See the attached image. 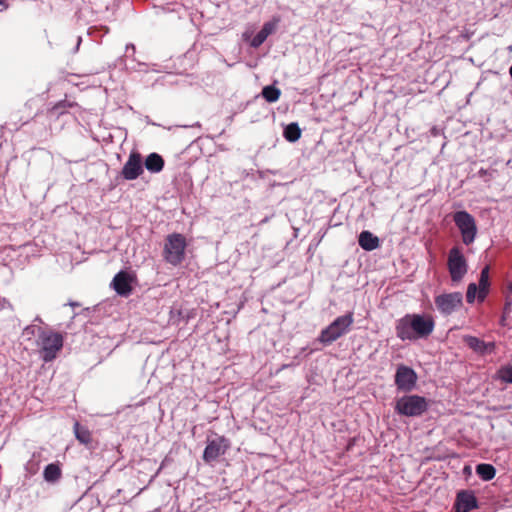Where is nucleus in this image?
<instances>
[{"mask_svg":"<svg viewBox=\"0 0 512 512\" xmlns=\"http://www.w3.org/2000/svg\"><path fill=\"white\" fill-rule=\"evenodd\" d=\"M435 322L428 314H406L396 321V335L402 341L427 338L434 330Z\"/></svg>","mask_w":512,"mask_h":512,"instance_id":"1","label":"nucleus"},{"mask_svg":"<svg viewBox=\"0 0 512 512\" xmlns=\"http://www.w3.org/2000/svg\"><path fill=\"white\" fill-rule=\"evenodd\" d=\"M354 322L353 313L337 317L328 327L321 331L319 341L325 345L331 344L346 333Z\"/></svg>","mask_w":512,"mask_h":512,"instance_id":"2","label":"nucleus"},{"mask_svg":"<svg viewBox=\"0 0 512 512\" xmlns=\"http://www.w3.org/2000/svg\"><path fill=\"white\" fill-rule=\"evenodd\" d=\"M428 408L427 400L418 395H407L396 401L395 410L398 414L417 417L422 415Z\"/></svg>","mask_w":512,"mask_h":512,"instance_id":"3","label":"nucleus"},{"mask_svg":"<svg viewBox=\"0 0 512 512\" xmlns=\"http://www.w3.org/2000/svg\"><path fill=\"white\" fill-rule=\"evenodd\" d=\"M185 248L186 240L184 236L178 233L169 235L164 247L165 260L174 266L180 264L184 259Z\"/></svg>","mask_w":512,"mask_h":512,"instance_id":"4","label":"nucleus"},{"mask_svg":"<svg viewBox=\"0 0 512 512\" xmlns=\"http://www.w3.org/2000/svg\"><path fill=\"white\" fill-rule=\"evenodd\" d=\"M453 220L461 233L463 243L466 245L473 243L477 235L474 217L467 211H457L453 215Z\"/></svg>","mask_w":512,"mask_h":512,"instance_id":"5","label":"nucleus"},{"mask_svg":"<svg viewBox=\"0 0 512 512\" xmlns=\"http://www.w3.org/2000/svg\"><path fill=\"white\" fill-rule=\"evenodd\" d=\"M448 270L453 282H460L468 270L467 261L458 246L453 247L448 254Z\"/></svg>","mask_w":512,"mask_h":512,"instance_id":"6","label":"nucleus"},{"mask_svg":"<svg viewBox=\"0 0 512 512\" xmlns=\"http://www.w3.org/2000/svg\"><path fill=\"white\" fill-rule=\"evenodd\" d=\"M41 346L43 349V359L45 361H51L55 358L56 353L63 346L62 336L58 333H46L43 332L40 335Z\"/></svg>","mask_w":512,"mask_h":512,"instance_id":"7","label":"nucleus"},{"mask_svg":"<svg viewBox=\"0 0 512 512\" xmlns=\"http://www.w3.org/2000/svg\"><path fill=\"white\" fill-rule=\"evenodd\" d=\"M229 447L230 441L224 436H217L214 439L208 440L203 453V460L206 463H211L224 455Z\"/></svg>","mask_w":512,"mask_h":512,"instance_id":"8","label":"nucleus"},{"mask_svg":"<svg viewBox=\"0 0 512 512\" xmlns=\"http://www.w3.org/2000/svg\"><path fill=\"white\" fill-rule=\"evenodd\" d=\"M462 300L460 292L441 294L435 298V305L440 313L450 315L461 307Z\"/></svg>","mask_w":512,"mask_h":512,"instance_id":"9","label":"nucleus"},{"mask_svg":"<svg viewBox=\"0 0 512 512\" xmlns=\"http://www.w3.org/2000/svg\"><path fill=\"white\" fill-rule=\"evenodd\" d=\"M417 381V375L415 371L407 366L400 365L397 368L396 374H395V384L397 388L404 392L411 391Z\"/></svg>","mask_w":512,"mask_h":512,"instance_id":"10","label":"nucleus"},{"mask_svg":"<svg viewBox=\"0 0 512 512\" xmlns=\"http://www.w3.org/2000/svg\"><path fill=\"white\" fill-rule=\"evenodd\" d=\"M143 173L142 159L140 154L131 153L127 162L122 168V176L126 180H135Z\"/></svg>","mask_w":512,"mask_h":512,"instance_id":"11","label":"nucleus"},{"mask_svg":"<svg viewBox=\"0 0 512 512\" xmlns=\"http://www.w3.org/2000/svg\"><path fill=\"white\" fill-rule=\"evenodd\" d=\"M463 340L470 349H472L473 351H475L476 353H479V354L491 353L495 349L494 342L486 343V342L482 341L481 339L474 337V336L465 335L463 337Z\"/></svg>","mask_w":512,"mask_h":512,"instance_id":"12","label":"nucleus"},{"mask_svg":"<svg viewBox=\"0 0 512 512\" xmlns=\"http://www.w3.org/2000/svg\"><path fill=\"white\" fill-rule=\"evenodd\" d=\"M112 285L115 291L122 296L129 295L132 290L131 277L127 272L124 271H120L114 276Z\"/></svg>","mask_w":512,"mask_h":512,"instance_id":"13","label":"nucleus"},{"mask_svg":"<svg viewBox=\"0 0 512 512\" xmlns=\"http://www.w3.org/2000/svg\"><path fill=\"white\" fill-rule=\"evenodd\" d=\"M476 507L477 501L471 492L462 491L458 493L455 503L456 512H469Z\"/></svg>","mask_w":512,"mask_h":512,"instance_id":"14","label":"nucleus"},{"mask_svg":"<svg viewBox=\"0 0 512 512\" xmlns=\"http://www.w3.org/2000/svg\"><path fill=\"white\" fill-rule=\"evenodd\" d=\"M359 245L366 251H372L379 246L378 237L369 231H363L359 235Z\"/></svg>","mask_w":512,"mask_h":512,"instance_id":"15","label":"nucleus"},{"mask_svg":"<svg viewBox=\"0 0 512 512\" xmlns=\"http://www.w3.org/2000/svg\"><path fill=\"white\" fill-rule=\"evenodd\" d=\"M145 167L151 173H159L164 167V160L159 154L151 153L145 160Z\"/></svg>","mask_w":512,"mask_h":512,"instance_id":"16","label":"nucleus"},{"mask_svg":"<svg viewBox=\"0 0 512 512\" xmlns=\"http://www.w3.org/2000/svg\"><path fill=\"white\" fill-rule=\"evenodd\" d=\"M476 473L482 480L489 481L495 477L496 470L493 465L483 463L477 465Z\"/></svg>","mask_w":512,"mask_h":512,"instance_id":"17","label":"nucleus"},{"mask_svg":"<svg viewBox=\"0 0 512 512\" xmlns=\"http://www.w3.org/2000/svg\"><path fill=\"white\" fill-rule=\"evenodd\" d=\"M43 476L47 482H56L61 477V469L56 464H48L44 469Z\"/></svg>","mask_w":512,"mask_h":512,"instance_id":"18","label":"nucleus"},{"mask_svg":"<svg viewBox=\"0 0 512 512\" xmlns=\"http://www.w3.org/2000/svg\"><path fill=\"white\" fill-rule=\"evenodd\" d=\"M284 137L289 142H296L301 137V129L297 123H290L284 129Z\"/></svg>","mask_w":512,"mask_h":512,"instance_id":"19","label":"nucleus"},{"mask_svg":"<svg viewBox=\"0 0 512 512\" xmlns=\"http://www.w3.org/2000/svg\"><path fill=\"white\" fill-rule=\"evenodd\" d=\"M489 285V267L486 266L482 269L479 279V294L478 297L480 300H483L486 296V290Z\"/></svg>","mask_w":512,"mask_h":512,"instance_id":"20","label":"nucleus"},{"mask_svg":"<svg viewBox=\"0 0 512 512\" xmlns=\"http://www.w3.org/2000/svg\"><path fill=\"white\" fill-rule=\"evenodd\" d=\"M74 433L77 440L83 444H88L91 441V433L90 431L81 426L78 422L74 424Z\"/></svg>","mask_w":512,"mask_h":512,"instance_id":"21","label":"nucleus"},{"mask_svg":"<svg viewBox=\"0 0 512 512\" xmlns=\"http://www.w3.org/2000/svg\"><path fill=\"white\" fill-rule=\"evenodd\" d=\"M280 95L281 91L272 85L265 86L262 90V96L269 103L276 102L279 99Z\"/></svg>","mask_w":512,"mask_h":512,"instance_id":"22","label":"nucleus"},{"mask_svg":"<svg viewBox=\"0 0 512 512\" xmlns=\"http://www.w3.org/2000/svg\"><path fill=\"white\" fill-rule=\"evenodd\" d=\"M498 378L505 383H512V366H504L497 372Z\"/></svg>","mask_w":512,"mask_h":512,"instance_id":"23","label":"nucleus"},{"mask_svg":"<svg viewBox=\"0 0 512 512\" xmlns=\"http://www.w3.org/2000/svg\"><path fill=\"white\" fill-rule=\"evenodd\" d=\"M268 35H266V33H264L262 30H260L255 36L254 38L251 40L250 42V45L254 48H258L259 46H261L264 41L267 39Z\"/></svg>","mask_w":512,"mask_h":512,"instance_id":"24","label":"nucleus"},{"mask_svg":"<svg viewBox=\"0 0 512 512\" xmlns=\"http://www.w3.org/2000/svg\"><path fill=\"white\" fill-rule=\"evenodd\" d=\"M477 292H478L477 285L475 283H470L468 285L467 293H466V299H467L468 303L474 302Z\"/></svg>","mask_w":512,"mask_h":512,"instance_id":"25","label":"nucleus"},{"mask_svg":"<svg viewBox=\"0 0 512 512\" xmlns=\"http://www.w3.org/2000/svg\"><path fill=\"white\" fill-rule=\"evenodd\" d=\"M279 22V19H274L273 21H269V22H266L263 27H262V31L264 33H266V35H270L274 32V30L276 29V26Z\"/></svg>","mask_w":512,"mask_h":512,"instance_id":"26","label":"nucleus"},{"mask_svg":"<svg viewBox=\"0 0 512 512\" xmlns=\"http://www.w3.org/2000/svg\"><path fill=\"white\" fill-rule=\"evenodd\" d=\"M170 314V321L177 323V320L181 317V311L179 309L172 308Z\"/></svg>","mask_w":512,"mask_h":512,"instance_id":"27","label":"nucleus"},{"mask_svg":"<svg viewBox=\"0 0 512 512\" xmlns=\"http://www.w3.org/2000/svg\"><path fill=\"white\" fill-rule=\"evenodd\" d=\"M70 305L71 306H78V303L71 302Z\"/></svg>","mask_w":512,"mask_h":512,"instance_id":"28","label":"nucleus"},{"mask_svg":"<svg viewBox=\"0 0 512 512\" xmlns=\"http://www.w3.org/2000/svg\"><path fill=\"white\" fill-rule=\"evenodd\" d=\"M509 290L512 292V283L509 284Z\"/></svg>","mask_w":512,"mask_h":512,"instance_id":"29","label":"nucleus"},{"mask_svg":"<svg viewBox=\"0 0 512 512\" xmlns=\"http://www.w3.org/2000/svg\"><path fill=\"white\" fill-rule=\"evenodd\" d=\"M6 0H0V5L4 4Z\"/></svg>","mask_w":512,"mask_h":512,"instance_id":"30","label":"nucleus"},{"mask_svg":"<svg viewBox=\"0 0 512 512\" xmlns=\"http://www.w3.org/2000/svg\"><path fill=\"white\" fill-rule=\"evenodd\" d=\"M510 75H511V78H512V66L510 67Z\"/></svg>","mask_w":512,"mask_h":512,"instance_id":"31","label":"nucleus"}]
</instances>
